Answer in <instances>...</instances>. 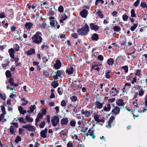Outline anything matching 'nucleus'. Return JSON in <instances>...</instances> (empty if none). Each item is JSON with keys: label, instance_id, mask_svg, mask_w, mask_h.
I'll use <instances>...</instances> for the list:
<instances>
[{"label": "nucleus", "instance_id": "f257e3e1", "mask_svg": "<svg viewBox=\"0 0 147 147\" xmlns=\"http://www.w3.org/2000/svg\"><path fill=\"white\" fill-rule=\"evenodd\" d=\"M89 30V26L86 23L82 28L78 29L77 30V32L79 35L84 36L88 34Z\"/></svg>", "mask_w": 147, "mask_h": 147}, {"label": "nucleus", "instance_id": "f03ea898", "mask_svg": "<svg viewBox=\"0 0 147 147\" xmlns=\"http://www.w3.org/2000/svg\"><path fill=\"white\" fill-rule=\"evenodd\" d=\"M42 34L41 32H37L32 38V41L36 44L40 43L42 40Z\"/></svg>", "mask_w": 147, "mask_h": 147}, {"label": "nucleus", "instance_id": "7ed1b4c3", "mask_svg": "<svg viewBox=\"0 0 147 147\" xmlns=\"http://www.w3.org/2000/svg\"><path fill=\"white\" fill-rule=\"evenodd\" d=\"M81 114L83 115L82 116V121L85 123H88V122H87V120L85 119V117H89L91 114L90 111L87 110H84L82 109L81 111Z\"/></svg>", "mask_w": 147, "mask_h": 147}, {"label": "nucleus", "instance_id": "20e7f679", "mask_svg": "<svg viewBox=\"0 0 147 147\" xmlns=\"http://www.w3.org/2000/svg\"><path fill=\"white\" fill-rule=\"evenodd\" d=\"M94 118L95 121L98 123H104L105 122V119L102 116L96 113L94 114Z\"/></svg>", "mask_w": 147, "mask_h": 147}, {"label": "nucleus", "instance_id": "39448f33", "mask_svg": "<svg viewBox=\"0 0 147 147\" xmlns=\"http://www.w3.org/2000/svg\"><path fill=\"white\" fill-rule=\"evenodd\" d=\"M59 117L58 116H54L51 119L52 124L54 127L56 126L59 124Z\"/></svg>", "mask_w": 147, "mask_h": 147}, {"label": "nucleus", "instance_id": "423d86ee", "mask_svg": "<svg viewBox=\"0 0 147 147\" xmlns=\"http://www.w3.org/2000/svg\"><path fill=\"white\" fill-rule=\"evenodd\" d=\"M50 21V24L51 27H55V24H57V22L55 20V18L52 16H50L49 18Z\"/></svg>", "mask_w": 147, "mask_h": 147}, {"label": "nucleus", "instance_id": "0eeeda50", "mask_svg": "<svg viewBox=\"0 0 147 147\" xmlns=\"http://www.w3.org/2000/svg\"><path fill=\"white\" fill-rule=\"evenodd\" d=\"M23 128L27 129L32 131H35L36 129V128L34 126H32L30 124H27L23 126Z\"/></svg>", "mask_w": 147, "mask_h": 147}, {"label": "nucleus", "instance_id": "6e6552de", "mask_svg": "<svg viewBox=\"0 0 147 147\" xmlns=\"http://www.w3.org/2000/svg\"><path fill=\"white\" fill-rule=\"evenodd\" d=\"M47 131L48 129L47 128H45L44 129L42 130L40 133L41 136L43 138L47 137Z\"/></svg>", "mask_w": 147, "mask_h": 147}, {"label": "nucleus", "instance_id": "1a4fd4ad", "mask_svg": "<svg viewBox=\"0 0 147 147\" xmlns=\"http://www.w3.org/2000/svg\"><path fill=\"white\" fill-rule=\"evenodd\" d=\"M74 69L73 67L71 66L68 67L66 70V72L69 75H70L73 74Z\"/></svg>", "mask_w": 147, "mask_h": 147}, {"label": "nucleus", "instance_id": "9d476101", "mask_svg": "<svg viewBox=\"0 0 147 147\" xmlns=\"http://www.w3.org/2000/svg\"><path fill=\"white\" fill-rule=\"evenodd\" d=\"M63 72V70H58L56 72H55V75L53 76V78L55 79H57L58 77H59L61 76Z\"/></svg>", "mask_w": 147, "mask_h": 147}, {"label": "nucleus", "instance_id": "9b49d317", "mask_svg": "<svg viewBox=\"0 0 147 147\" xmlns=\"http://www.w3.org/2000/svg\"><path fill=\"white\" fill-rule=\"evenodd\" d=\"M120 111V109L117 106H116L114 109L112 110V112L116 115L119 114Z\"/></svg>", "mask_w": 147, "mask_h": 147}, {"label": "nucleus", "instance_id": "f8f14e48", "mask_svg": "<svg viewBox=\"0 0 147 147\" xmlns=\"http://www.w3.org/2000/svg\"><path fill=\"white\" fill-rule=\"evenodd\" d=\"M117 91L116 88H113L110 90V95L112 96H114L117 94Z\"/></svg>", "mask_w": 147, "mask_h": 147}, {"label": "nucleus", "instance_id": "ddd939ff", "mask_svg": "<svg viewBox=\"0 0 147 147\" xmlns=\"http://www.w3.org/2000/svg\"><path fill=\"white\" fill-rule=\"evenodd\" d=\"M61 63L59 60H57L54 65V67L56 69H59L60 68Z\"/></svg>", "mask_w": 147, "mask_h": 147}, {"label": "nucleus", "instance_id": "4468645a", "mask_svg": "<svg viewBox=\"0 0 147 147\" xmlns=\"http://www.w3.org/2000/svg\"><path fill=\"white\" fill-rule=\"evenodd\" d=\"M88 14V11L86 9L83 10L80 12V15L83 18H85L86 17Z\"/></svg>", "mask_w": 147, "mask_h": 147}, {"label": "nucleus", "instance_id": "2eb2a0df", "mask_svg": "<svg viewBox=\"0 0 147 147\" xmlns=\"http://www.w3.org/2000/svg\"><path fill=\"white\" fill-rule=\"evenodd\" d=\"M33 24L31 22L26 23L25 24V28L26 29L28 30H30L31 28L32 27Z\"/></svg>", "mask_w": 147, "mask_h": 147}, {"label": "nucleus", "instance_id": "dca6fc26", "mask_svg": "<svg viewBox=\"0 0 147 147\" xmlns=\"http://www.w3.org/2000/svg\"><path fill=\"white\" fill-rule=\"evenodd\" d=\"M90 29L92 30L95 31L99 29V27L97 25H95L94 23H91L90 24Z\"/></svg>", "mask_w": 147, "mask_h": 147}, {"label": "nucleus", "instance_id": "f3484780", "mask_svg": "<svg viewBox=\"0 0 147 147\" xmlns=\"http://www.w3.org/2000/svg\"><path fill=\"white\" fill-rule=\"evenodd\" d=\"M89 135L91 136L92 138L94 139L95 138V136L94 133V130H93L92 128L89 129L88 130Z\"/></svg>", "mask_w": 147, "mask_h": 147}, {"label": "nucleus", "instance_id": "a211bd4d", "mask_svg": "<svg viewBox=\"0 0 147 147\" xmlns=\"http://www.w3.org/2000/svg\"><path fill=\"white\" fill-rule=\"evenodd\" d=\"M68 120L67 118H63L61 121V123L62 125H67L68 122Z\"/></svg>", "mask_w": 147, "mask_h": 147}, {"label": "nucleus", "instance_id": "6ab92c4d", "mask_svg": "<svg viewBox=\"0 0 147 147\" xmlns=\"http://www.w3.org/2000/svg\"><path fill=\"white\" fill-rule=\"evenodd\" d=\"M8 52L10 57L13 59L14 58V53H15L14 49L13 48H11L8 50Z\"/></svg>", "mask_w": 147, "mask_h": 147}, {"label": "nucleus", "instance_id": "aec40b11", "mask_svg": "<svg viewBox=\"0 0 147 147\" xmlns=\"http://www.w3.org/2000/svg\"><path fill=\"white\" fill-rule=\"evenodd\" d=\"M117 105L119 106L123 107L124 105V103L123 102V100L122 99H119L117 102Z\"/></svg>", "mask_w": 147, "mask_h": 147}, {"label": "nucleus", "instance_id": "412c9836", "mask_svg": "<svg viewBox=\"0 0 147 147\" xmlns=\"http://www.w3.org/2000/svg\"><path fill=\"white\" fill-rule=\"evenodd\" d=\"M18 109L20 113L22 115L25 114L26 112V111L24 110L23 107L21 106L19 107Z\"/></svg>", "mask_w": 147, "mask_h": 147}, {"label": "nucleus", "instance_id": "4be33fe9", "mask_svg": "<svg viewBox=\"0 0 147 147\" xmlns=\"http://www.w3.org/2000/svg\"><path fill=\"white\" fill-rule=\"evenodd\" d=\"M67 16L65 14L62 15L61 16V19L60 20V22L63 23L64 21L67 18Z\"/></svg>", "mask_w": 147, "mask_h": 147}, {"label": "nucleus", "instance_id": "5701e85b", "mask_svg": "<svg viewBox=\"0 0 147 147\" xmlns=\"http://www.w3.org/2000/svg\"><path fill=\"white\" fill-rule=\"evenodd\" d=\"M35 50L33 49H30L26 52V53L28 55H31L35 53Z\"/></svg>", "mask_w": 147, "mask_h": 147}, {"label": "nucleus", "instance_id": "b1692460", "mask_svg": "<svg viewBox=\"0 0 147 147\" xmlns=\"http://www.w3.org/2000/svg\"><path fill=\"white\" fill-rule=\"evenodd\" d=\"M103 109L105 111H109L111 109L110 104H107L106 106L103 107Z\"/></svg>", "mask_w": 147, "mask_h": 147}, {"label": "nucleus", "instance_id": "393cba45", "mask_svg": "<svg viewBox=\"0 0 147 147\" xmlns=\"http://www.w3.org/2000/svg\"><path fill=\"white\" fill-rule=\"evenodd\" d=\"M96 107L98 109H100L102 108L103 105L98 101H97L95 103Z\"/></svg>", "mask_w": 147, "mask_h": 147}, {"label": "nucleus", "instance_id": "a878e982", "mask_svg": "<svg viewBox=\"0 0 147 147\" xmlns=\"http://www.w3.org/2000/svg\"><path fill=\"white\" fill-rule=\"evenodd\" d=\"M36 107L35 105H31L30 107V111H28L27 112L28 113H32L36 109Z\"/></svg>", "mask_w": 147, "mask_h": 147}, {"label": "nucleus", "instance_id": "bb28decb", "mask_svg": "<svg viewBox=\"0 0 147 147\" xmlns=\"http://www.w3.org/2000/svg\"><path fill=\"white\" fill-rule=\"evenodd\" d=\"M114 60L112 58H109L108 59L107 62L108 64L110 65H112L114 63Z\"/></svg>", "mask_w": 147, "mask_h": 147}, {"label": "nucleus", "instance_id": "cd10ccee", "mask_svg": "<svg viewBox=\"0 0 147 147\" xmlns=\"http://www.w3.org/2000/svg\"><path fill=\"white\" fill-rule=\"evenodd\" d=\"M91 38L92 40H97L98 38V35L95 33L94 34L93 36H92Z\"/></svg>", "mask_w": 147, "mask_h": 147}, {"label": "nucleus", "instance_id": "c85d7f7f", "mask_svg": "<svg viewBox=\"0 0 147 147\" xmlns=\"http://www.w3.org/2000/svg\"><path fill=\"white\" fill-rule=\"evenodd\" d=\"M46 23L44 22H42L39 24V26L41 28H45L46 27Z\"/></svg>", "mask_w": 147, "mask_h": 147}, {"label": "nucleus", "instance_id": "c756f323", "mask_svg": "<svg viewBox=\"0 0 147 147\" xmlns=\"http://www.w3.org/2000/svg\"><path fill=\"white\" fill-rule=\"evenodd\" d=\"M26 119L28 122H32L33 121V119L31 117L27 115L26 117Z\"/></svg>", "mask_w": 147, "mask_h": 147}, {"label": "nucleus", "instance_id": "7c9ffc66", "mask_svg": "<svg viewBox=\"0 0 147 147\" xmlns=\"http://www.w3.org/2000/svg\"><path fill=\"white\" fill-rule=\"evenodd\" d=\"M6 114H3L2 113L0 116V121H2V122H4L6 121V119L4 118V115Z\"/></svg>", "mask_w": 147, "mask_h": 147}, {"label": "nucleus", "instance_id": "2f4dec72", "mask_svg": "<svg viewBox=\"0 0 147 147\" xmlns=\"http://www.w3.org/2000/svg\"><path fill=\"white\" fill-rule=\"evenodd\" d=\"M10 131L11 134H14L16 131L15 127L12 125H11L10 126Z\"/></svg>", "mask_w": 147, "mask_h": 147}, {"label": "nucleus", "instance_id": "473e14b6", "mask_svg": "<svg viewBox=\"0 0 147 147\" xmlns=\"http://www.w3.org/2000/svg\"><path fill=\"white\" fill-rule=\"evenodd\" d=\"M131 16L132 18H135L136 17V15L135 13L134 10L132 9L131 11Z\"/></svg>", "mask_w": 147, "mask_h": 147}, {"label": "nucleus", "instance_id": "72a5a7b5", "mask_svg": "<svg viewBox=\"0 0 147 147\" xmlns=\"http://www.w3.org/2000/svg\"><path fill=\"white\" fill-rule=\"evenodd\" d=\"M94 69L95 70H96L97 71H99L100 68L97 67V65H93L92 66V69Z\"/></svg>", "mask_w": 147, "mask_h": 147}, {"label": "nucleus", "instance_id": "f704fd0d", "mask_svg": "<svg viewBox=\"0 0 147 147\" xmlns=\"http://www.w3.org/2000/svg\"><path fill=\"white\" fill-rule=\"evenodd\" d=\"M54 88H56L58 85V83L57 81H55L52 82L51 84Z\"/></svg>", "mask_w": 147, "mask_h": 147}, {"label": "nucleus", "instance_id": "c9c22d12", "mask_svg": "<svg viewBox=\"0 0 147 147\" xmlns=\"http://www.w3.org/2000/svg\"><path fill=\"white\" fill-rule=\"evenodd\" d=\"M114 31L116 32H118L121 30V28L120 26H115L113 28Z\"/></svg>", "mask_w": 147, "mask_h": 147}, {"label": "nucleus", "instance_id": "e433bc0d", "mask_svg": "<svg viewBox=\"0 0 147 147\" xmlns=\"http://www.w3.org/2000/svg\"><path fill=\"white\" fill-rule=\"evenodd\" d=\"M110 73V71L109 70H108L105 72V77L107 79H109L110 77V76L109 74Z\"/></svg>", "mask_w": 147, "mask_h": 147}, {"label": "nucleus", "instance_id": "4c0bfd02", "mask_svg": "<svg viewBox=\"0 0 147 147\" xmlns=\"http://www.w3.org/2000/svg\"><path fill=\"white\" fill-rule=\"evenodd\" d=\"M70 98L71 100L73 102L76 101L77 100V97L74 95H70Z\"/></svg>", "mask_w": 147, "mask_h": 147}, {"label": "nucleus", "instance_id": "58836bf2", "mask_svg": "<svg viewBox=\"0 0 147 147\" xmlns=\"http://www.w3.org/2000/svg\"><path fill=\"white\" fill-rule=\"evenodd\" d=\"M18 120L21 123H26V122L24 121V119L23 117H19L18 118Z\"/></svg>", "mask_w": 147, "mask_h": 147}, {"label": "nucleus", "instance_id": "ea45409f", "mask_svg": "<svg viewBox=\"0 0 147 147\" xmlns=\"http://www.w3.org/2000/svg\"><path fill=\"white\" fill-rule=\"evenodd\" d=\"M124 87L126 88V90H128L131 88V84L129 83H126L125 84Z\"/></svg>", "mask_w": 147, "mask_h": 147}, {"label": "nucleus", "instance_id": "a19ab883", "mask_svg": "<svg viewBox=\"0 0 147 147\" xmlns=\"http://www.w3.org/2000/svg\"><path fill=\"white\" fill-rule=\"evenodd\" d=\"M121 68L124 70L125 71L126 73H127L128 72V67L127 66L125 65L122 66V67Z\"/></svg>", "mask_w": 147, "mask_h": 147}, {"label": "nucleus", "instance_id": "79ce46f5", "mask_svg": "<svg viewBox=\"0 0 147 147\" xmlns=\"http://www.w3.org/2000/svg\"><path fill=\"white\" fill-rule=\"evenodd\" d=\"M138 25L136 24H134V25L131 26L130 28V29L131 31H134Z\"/></svg>", "mask_w": 147, "mask_h": 147}, {"label": "nucleus", "instance_id": "37998d69", "mask_svg": "<svg viewBox=\"0 0 147 147\" xmlns=\"http://www.w3.org/2000/svg\"><path fill=\"white\" fill-rule=\"evenodd\" d=\"M21 101L22 102V105H26L28 102V101L24 99H22Z\"/></svg>", "mask_w": 147, "mask_h": 147}, {"label": "nucleus", "instance_id": "c03bdc74", "mask_svg": "<svg viewBox=\"0 0 147 147\" xmlns=\"http://www.w3.org/2000/svg\"><path fill=\"white\" fill-rule=\"evenodd\" d=\"M139 95L140 96H142L144 93V92L143 90V89L141 88V89L138 92Z\"/></svg>", "mask_w": 147, "mask_h": 147}, {"label": "nucleus", "instance_id": "a18cd8bd", "mask_svg": "<svg viewBox=\"0 0 147 147\" xmlns=\"http://www.w3.org/2000/svg\"><path fill=\"white\" fill-rule=\"evenodd\" d=\"M45 125V123L44 121L41 122L39 124V127L41 128H43Z\"/></svg>", "mask_w": 147, "mask_h": 147}, {"label": "nucleus", "instance_id": "49530a36", "mask_svg": "<svg viewBox=\"0 0 147 147\" xmlns=\"http://www.w3.org/2000/svg\"><path fill=\"white\" fill-rule=\"evenodd\" d=\"M76 122L74 120H72L70 122V125L72 127H75L76 124Z\"/></svg>", "mask_w": 147, "mask_h": 147}, {"label": "nucleus", "instance_id": "de8ad7c7", "mask_svg": "<svg viewBox=\"0 0 147 147\" xmlns=\"http://www.w3.org/2000/svg\"><path fill=\"white\" fill-rule=\"evenodd\" d=\"M88 129V127H82V129L81 130V131L82 132H86L87 130Z\"/></svg>", "mask_w": 147, "mask_h": 147}, {"label": "nucleus", "instance_id": "09e8293b", "mask_svg": "<svg viewBox=\"0 0 147 147\" xmlns=\"http://www.w3.org/2000/svg\"><path fill=\"white\" fill-rule=\"evenodd\" d=\"M21 139H22L19 136H18L17 137L15 140V142L16 143H18L19 142L21 141Z\"/></svg>", "mask_w": 147, "mask_h": 147}, {"label": "nucleus", "instance_id": "8fccbe9b", "mask_svg": "<svg viewBox=\"0 0 147 147\" xmlns=\"http://www.w3.org/2000/svg\"><path fill=\"white\" fill-rule=\"evenodd\" d=\"M96 14L99 16V17L101 18H103V15L102 14V13L100 11H98Z\"/></svg>", "mask_w": 147, "mask_h": 147}, {"label": "nucleus", "instance_id": "3c124183", "mask_svg": "<svg viewBox=\"0 0 147 147\" xmlns=\"http://www.w3.org/2000/svg\"><path fill=\"white\" fill-rule=\"evenodd\" d=\"M5 74L6 76H7V77L10 78L11 77V74L10 72V71L9 70L7 71H6L5 73Z\"/></svg>", "mask_w": 147, "mask_h": 147}, {"label": "nucleus", "instance_id": "603ef678", "mask_svg": "<svg viewBox=\"0 0 147 147\" xmlns=\"http://www.w3.org/2000/svg\"><path fill=\"white\" fill-rule=\"evenodd\" d=\"M1 109L2 110V111L3 112V114H6V111H5V108L4 106H1Z\"/></svg>", "mask_w": 147, "mask_h": 147}, {"label": "nucleus", "instance_id": "864d4df0", "mask_svg": "<svg viewBox=\"0 0 147 147\" xmlns=\"http://www.w3.org/2000/svg\"><path fill=\"white\" fill-rule=\"evenodd\" d=\"M141 6L143 8H145L147 6V5L145 2H141L140 4Z\"/></svg>", "mask_w": 147, "mask_h": 147}, {"label": "nucleus", "instance_id": "5fc2aeb1", "mask_svg": "<svg viewBox=\"0 0 147 147\" xmlns=\"http://www.w3.org/2000/svg\"><path fill=\"white\" fill-rule=\"evenodd\" d=\"M9 82L11 85L13 86L14 85V80L13 78H10L9 80Z\"/></svg>", "mask_w": 147, "mask_h": 147}, {"label": "nucleus", "instance_id": "6e6d98bb", "mask_svg": "<svg viewBox=\"0 0 147 147\" xmlns=\"http://www.w3.org/2000/svg\"><path fill=\"white\" fill-rule=\"evenodd\" d=\"M122 18L124 21H127L128 18V17L126 15H123L122 16Z\"/></svg>", "mask_w": 147, "mask_h": 147}, {"label": "nucleus", "instance_id": "4d7b16f0", "mask_svg": "<svg viewBox=\"0 0 147 147\" xmlns=\"http://www.w3.org/2000/svg\"><path fill=\"white\" fill-rule=\"evenodd\" d=\"M14 47L16 50L18 51L19 50L20 46L17 44H15L14 45Z\"/></svg>", "mask_w": 147, "mask_h": 147}, {"label": "nucleus", "instance_id": "13d9d810", "mask_svg": "<svg viewBox=\"0 0 147 147\" xmlns=\"http://www.w3.org/2000/svg\"><path fill=\"white\" fill-rule=\"evenodd\" d=\"M100 3L102 4H103L104 3V1L103 0H96L95 2V5H97L98 3Z\"/></svg>", "mask_w": 147, "mask_h": 147}, {"label": "nucleus", "instance_id": "bf43d9fd", "mask_svg": "<svg viewBox=\"0 0 147 147\" xmlns=\"http://www.w3.org/2000/svg\"><path fill=\"white\" fill-rule=\"evenodd\" d=\"M97 59L100 61H102L104 59L103 56L101 55H99L97 57Z\"/></svg>", "mask_w": 147, "mask_h": 147}, {"label": "nucleus", "instance_id": "052dcab7", "mask_svg": "<svg viewBox=\"0 0 147 147\" xmlns=\"http://www.w3.org/2000/svg\"><path fill=\"white\" fill-rule=\"evenodd\" d=\"M136 76H139L141 74V71L140 69L137 70L135 73Z\"/></svg>", "mask_w": 147, "mask_h": 147}, {"label": "nucleus", "instance_id": "680f3d73", "mask_svg": "<svg viewBox=\"0 0 147 147\" xmlns=\"http://www.w3.org/2000/svg\"><path fill=\"white\" fill-rule=\"evenodd\" d=\"M140 3V0H137V1L134 3V5L135 7H137L139 4Z\"/></svg>", "mask_w": 147, "mask_h": 147}, {"label": "nucleus", "instance_id": "e2e57ef3", "mask_svg": "<svg viewBox=\"0 0 147 147\" xmlns=\"http://www.w3.org/2000/svg\"><path fill=\"white\" fill-rule=\"evenodd\" d=\"M62 90L61 88L59 87L58 88L57 92L60 95H62Z\"/></svg>", "mask_w": 147, "mask_h": 147}, {"label": "nucleus", "instance_id": "0e129e2a", "mask_svg": "<svg viewBox=\"0 0 147 147\" xmlns=\"http://www.w3.org/2000/svg\"><path fill=\"white\" fill-rule=\"evenodd\" d=\"M59 11L61 12H62L63 11V7L62 6H60L58 8Z\"/></svg>", "mask_w": 147, "mask_h": 147}, {"label": "nucleus", "instance_id": "69168bd1", "mask_svg": "<svg viewBox=\"0 0 147 147\" xmlns=\"http://www.w3.org/2000/svg\"><path fill=\"white\" fill-rule=\"evenodd\" d=\"M115 98H113L111 99H109L108 100V102L109 103H111L114 102L115 100Z\"/></svg>", "mask_w": 147, "mask_h": 147}, {"label": "nucleus", "instance_id": "338daca9", "mask_svg": "<svg viewBox=\"0 0 147 147\" xmlns=\"http://www.w3.org/2000/svg\"><path fill=\"white\" fill-rule=\"evenodd\" d=\"M49 107H54L55 106V103L54 102H49L48 104Z\"/></svg>", "mask_w": 147, "mask_h": 147}, {"label": "nucleus", "instance_id": "774afa93", "mask_svg": "<svg viewBox=\"0 0 147 147\" xmlns=\"http://www.w3.org/2000/svg\"><path fill=\"white\" fill-rule=\"evenodd\" d=\"M61 105L63 107H65L66 105V103L65 101L64 100H63L61 102Z\"/></svg>", "mask_w": 147, "mask_h": 147}]
</instances>
